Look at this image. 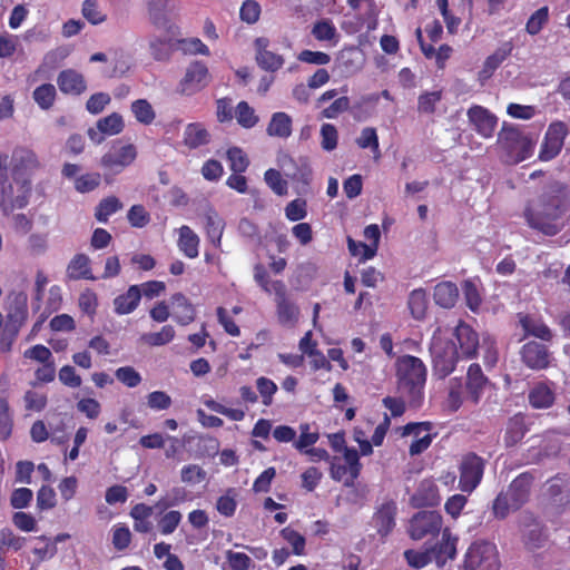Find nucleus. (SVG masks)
<instances>
[{"label":"nucleus","instance_id":"1","mask_svg":"<svg viewBox=\"0 0 570 570\" xmlns=\"http://www.w3.org/2000/svg\"><path fill=\"white\" fill-rule=\"evenodd\" d=\"M569 209L568 185L560 180H551L534 199L527 202L523 218L531 229L546 236H556L564 228V217Z\"/></svg>","mask_w":570,"mask_h":570},{"label":"nucleus","instance_id":"2","mask_svg":"<svg viewBox=\"0 0 570 570\" xmlns=\"http://www.w3.org/2000/svg\"><path fill=\"white\" fill-rule=\"evenodd\" d=\"M428 370L420 357L403 355L396 362L397 391L412 407L421 405L424 397Z\"/></svg>","mask_w":570,"mask_h":570},{"label":"nucleus","instance_id":"3","mask_svg":"<svg viewBox=\"0 0 570 570\" xmlns=\"http://www.w3.org/2000/svg\"><path fill=\"white\" fill-rule=\"evenodd\" d=\"M448 328L439 326L430 342L433 375L444 380L454 372L460 360L455 342L449 337Z\"/></svg>","mask_w":570,"mask_h":570},{"label":"nucleus","instance_id":"4","mask_svg":"<svg viewBox=\"0 0 570 570\" xmlns=\"http://www.w3.org/2000/svg\"><path fill=\"white\" fill-rule=\"evenodd\" d=\"M168 0H151L148 2V13L151 23L157 29L167 32V38L154 37L149 40V52L156 61H167L173 52V37L177 27L173 24L166 14Z\"/></svg>","mask_w":570,"mask_h":570},{"label":"nucleus","instance_id":"5","mask_svg":"<svg viewBox=\"0 0 570 570\" xmlns=\"http://www.w3.org/2000/svg\"><path fill=\"white\" fill-rule=\"evenodd\" d=\"M463 567L465 570H500L497 546L487 540L472 542L464 554Z\"/></svg>","mask_w":570,"mask_h":570},{"label":"nucleus","instance_id":"6","mask_svg":"<svg viewBox=\"0 0 570 570\" xmlns=\"http://www.w3.org/2000/svg\"><path fill=\"white\" fill-rule=\"evenodd\" d=\"M498 144L509 160L515 164L529 158L533 149L532 140L515 127L503 126L498 136Z\"/></svg>","mask_w":570,"mask_h":570},{"label":"nucleus","instance_id":"7","mask_svg":"<svg viewBox=\"0 0 570 570\" xmlns=\"http://www.w3.org/2000/svg\"><path fill=\"white\" fill-rule=\"evenodd\" d=\"M344 461L345 463H342V460L337 456L331 460V478L338 482L342 481L345 487H353L362 470L357 450L345 448Z\"/></svg>","mask_w":570,"mask_h":570},{"label":"nucleus","instance_id":"8","mask_svg":"<svg viewBox=\"0 0 570 570\" xmlns=\"http://www.w3.org/2000/svg\"><path fill=\"white\" fill-rule=\"evenodd\" d=\"M485 460L474 452L462 455L459 464V488L462 492H473L482 481Z\"/></svg>","mask_w":570,"mask_h":570},{"label":"nucleus","instance_id":"9","mask_svg":"<svg viewBox=\"0 0 570 570\" xmlns=\"http://www.w3.org/2000/svg\"><path fill=\"white\" fill-rule=\"evenodd\" d=\"M442 515L434 510L416 512L409 522V535L413 540H422L426 537H436L442 530Z\"/></svg>","mask_w":570,"mask_h":570},{"label":"nucleus","instance_id":"10","mask_svg":"<svg viewBox=\"0 0 570 570\" xmlns=\"http://www.w3.org/2000/svg\"><path fill=\"white\" fill-rule=\"evenodd\" d=\"M41 168L37 154L26 147H17L12 151L10 170L16 183L31 180V176Z\"/></svg>","mask_w":570,"mask_h":570},{"label":"nucleus","instance_id":"11","mask_svg":"<svg viewBox=\"0 0 570 570\" xmlns=\"http://www.w3.org/2000/svg\"><path fill=\"white\" fill-rule=\"evenodd\" d=\"M397 503L394 499L387 498L375 507L371 519L373 528L382 542H385L396 527Z\"/></svg>","mask_w":570,"mask_h":570},{"label":"nucleus","instance_id":"12","mask_svg":"<svg viewBox=\"0 0 570 570\" xmlns=\"http://www.w3.org/2000/svg\"><path fill=\"white\" fill-rule=\"evenodd\" d=\"M448 335L458 347L462 360L474 358L480 347L479 334L465 322L460 321L453 330L448 328Z\"/></svg>","mask_w":570,"mask_h":570},{"label":"nucleus","instance_id":"13","mask_svg":"<svg viewBox=\"0 0 570 570\" xmlns=\"http://www.w3.org/2000/svg\"><path fill=\"white\" fill-rule=\"evenodd\" d=\"M569 134L568 127L563 121H553L549 125L539 151V159L549 161L556 158Z\"/></svg>","mask_w":570,"mask_h":570},{"label":"nucleus","instance_id":"14","mask_svg":"<svg viewBox=\"0 0 570 570\" xmlns=\"http://www.w3.org/2000/svg\"><path fill=\"white\" fill-rule=\"evenodd\" d=\"M210 81V73L203 61L195 60L186 69L178 85V91L186 96L202 91Z\"/></svg>","mask_w":570,"mask_h":570},{"label":"nucleus","instance_id":"15","mask_svg":"<svg viewBox=\"0 0 570 570\" xmlns=\"http://www.w3.org/2000/svg\"><path fill=\"white\" fill-rule=\"evenodd\" d=\"M272 286L275 294L276 314L279 324L286 327H294L299 317L298 306L288 299L283 281L277 279L272 283Z\"/></svg>","mask_w":570,"mask_h":570},{"label":"nucleus","instance_id":"16","mask_svg":"<svg viewBox=\"0 0 570 570\" xmlns=\"http://www.w3.org/2000/svg\"><path fill=\"white\" fill-rule=\"evenodd\" d=\"M522 363L530 370L541 371L550 366L553 357L544 343L529 341L520 350Z\"/></svg>","mask_w":570,"mask_h":570},{"label":"nucleus","instance_id":"17","mask_svg":"<svg viewBox=\"0 0 570 570\" xmlns=\"http://www.w3.org/2000/svg\"><path fill=\"white\" fill-rule=\"evenodd\" d=\"M469 122L473 129L483 138H491L497 129L498 117L488 108L473 105L466 112Z\"/></svg>","mask_w":570,"mask_h":570},{"label":"nucleus","instance_id":"18","mask_svg":"<svg viewBox=\"0 0 570 570\" xmlns=\"http://www.w3.org/2000/svg\"><path fill=\"white\" fill-rule=\"evenodd\" d=\"M137 157L136 147L131 144L112 148L101 157V166L114 174H119Z\"/></svg>","mask_w":570,"mask_h":570},{"label":"nucleus","instance_id":"19","mask_svg":"<svg viewBox=\"0 0 570 570\" xmlns=\"http://www.w3.org/2000/svg\"><path fill=\"white\" fill-rule=\"evenodd\" d=\"M534 476L531 472H523L512 480L504 493L512 502V510L522 508L529 500Z\"/></svg>","mask_w":570,"mask_h":570},{"label":"nucleus","instance_id":"20","mask_svg":"<svg viewBox=\"0 0 570 570\" xmlns=\"http://www.w3.org/2000/svg\"><path fill=\"white\" fill-rule=\"evenodd\" d=\"M268 46L269 40L267 38L258 37L255 39V60L261 69L275 72L283 67L285 60L283 56L268 50Z\"/></svg>","mask_w":570,"mask_h":570},{"label":"nucleus","instance_id":"21","mask_svg":"<svg viewBox=\"0 0 570 570\" xmlns=\"http://www.w3.org/2000/svg\"><path fill=\"white\" fill-rule=\"evenodd\" d=\"M430 422H412L403 428V435H414L415 440L411 443L409 452L411 455L423 453L432 443Z\"/></svg>","mask_w":570,"mask_h":570},{"label":"nucleus","instance_id":"22","mask_svg":"<svg viewBox=\"0 0 570 570\" xmlns=\"http://www.w3.org/2000/svg\"><path fill=\"white\" fill-rule=\"evenodd\" d=\"M96 126L97 129H88V136L91 140L98 144L104 140V136L118 135L125 128L122 116L118 112H112L104 118H100Z\"/></svg>","mask_w":570,"mask_h":570},{"label":"nucleus","instance_id":"23","mask_svg":"<svg viewBox=\"0 0 570 570\" xmlns=\"http://www.w3.org/2000/svg\"><path fill=\"white\" fill-rule=\"evenodd\" d=\"M547 494L550 501L560 508L570 505V475L557 474L548 480Z\"/></svg>","mask_w":570,"mask_h":570},{"label":"nucleus","instance_id":"24","mask_svg":"<svg viewBox=\"0 0 570 570\" xmlns=\"http://www.w3.org/2000/svg\"><path fill=\"white\" fill-rule=\"evenodd\" d=\"M28 317V298L23 292L11 293L8 296V314L6 323L21 328Z\"/></svg>","mask_w":570,"mask_h":570},{"label":"nucleus","instance_id":"25","mask_svg":"<svg viewBox=\"0 0 570 570\" xmlns=\"http://www.w3.org/2000/svg\"><path fill=\"white\" fill-rule=\"evenodd\" d=\"M488 383L489 380L483 374L481 366L478 363L471 364L466 373V399L473 404H478Z\"/></svg>","mask_w":570,"mask_h":570},{"label":"nucleus","instance_id":"26","mask_svg":"<svg viewBox=\"0 0 570 570\" xmlns=\"http://www.w3.org/2000/svg\"><path fill=\"white\" fill-rule=\"evenodd\" d=\"M459 538L453 535L449 528L442 531V539L431 548L433 558L438 566L442 567L456 557V544Z\"/></svg>","mask_w":570,"mask_h":570},{"label":"nucleus","instance_id":"27","mask_svg":"<svg viewBox=\"0 0 570 570\" xmlns=\"http://www.w3.org/2000/svg\"><path fill=\"white\" fill-rule=\"evenodd\" d=\"M18 184H20V188L19 194L16 197H13V187L11 184H8L6 195H1L0 207L4 213L11 212L16 208H24L29 203L31 180L19 181Z\"/></svg>","mask_w":570,"mask_h":570},{"label":"nucleus","instance_id":"28","mask_svg":"<svg viewBox=\"0 0 570 570\" xmlns=\"http://www.w3.org/2000/svg\"><path fill=\"white\" fill-rule=\"evenodd\" d=\"M57 83L61 92L80 96L87 90V82L82 73L75 69H65L59 72Z\"/></svg>","mask_w":570,"mask_h":570},{"label":"nucleus","instance_id":"29","mask_svg":"<svg viewBox=\"0 0 570 570\" xmlns=\"http://www.w3.org/2000/svg\"><path fill=\"white\" fill-rule=\"evenodd\" d=\"M203 220L207 239L215 248H219L225 229L224 219L213 207H208L203 215Z\"/></svg>","mask_w":570,"mask_h":570},{"label":"nucleus","instance_id":"30","mask_svg":"<svg viewBox=\"0 0 570 570\" xmlns=\"http://www.w3.org/2000/svg\"><path fill=\"white\" fill-rule=\"evenodd\" d=\"M173 318L183 326L193 323L196 318V309L191 302L183 294L176 293L170 297Z\"/></svg>","mask_w":570,"mask_h":570},{"label":"nucleus","instance_id":"31","mask_svg":"<svg viewBox=\"0 0 570 570\" xmlns=\"http://www.w3.org/2000/svg\"><path fill=\"white\" fill-rule=\"evenodd\" d=\"M529 428L525 423V415L517 413L511 416L505 425L503 434V443L505 448H513L522 441Z\"/></svg>","mask_w":570,"mask_h":570},{"label":"nucleus","instance_id":"32","mask_svg":"<svg viewBox=\"0 0 570 570\" xmlns=\"http://www.w3.org/2000/svg\"><path fill=\"white\" fill-rule=\"evenodd\" d=\"M440 500L439 488L430 480H423L411 497V503L414 508L434 507L440 503Z\"/></svg>","mask_w":570,"mask_h":570},{"label":"nucleus","instance_id":"33","mask_svg":"<svg viewBox=\"0 0 570 570\" xmlns=\"http://www.w3.org/2000/svg\"><path fill=\"white\" fill-rule=\"evenodd\" d=\"M66 277L69 281H96L91 269V261L86 254H76L67 265Z\"/></svg>","mask_w":570,"mask_h":570},{"label":"nucleus","instance_id":"34","mask_svg":"<svg viewBox=\"0 0 570 570\" xmlns=\"http://www.w3.org/2000/svg\"><path fill=\"white\" fill-rule=\"evenodd\" d=\"M529 404L533 409H549L554 404V390L547 382L535 383L528 393Z\"/></svg>","mask_w":570,"mask_h":570},{"label":"nucleus","instance_id":"35","mask_svg":"<svg viewBox=\"0 0 570 570\" xmlns=\"http://www.w3.org/2000/svg\"><path fill=\"white\" fill-rule=\"evenodd\" d=\"M513 45L508 41L500 46L492 55L487 57L482 69L479 71V79H489L501 63L511 55Z\"/></svg>","mask_w":570,"mask_h":570},{"label":"nucleus","instance_id":"36","mask_svg":"<svg viewBox=\"0 0 570 570\" xmlns=\"http://www.w3.org/2000/svg\"><path fill=\"white\" fill-rule=\"evenodd\" d=\"M141 291L138 285H131L128 289L114 298V309L118 315L130 314L139 305Z\"/></svg>","mask_w":570,"mask_h":570},{"label":"nucleus","instance_id":"37","mask_svg":"<svg viewBox=\"0 0 570 570\" xmlns=\"http://www.w3.org/2000/svg\"><path fill=\"white\" fill-rule=\"evenodd\" d=\"M210 138L209 131L200 122L188 124L184 130V144L189 149H197L208 145Z\"/></svg>","mask_w":570,"mask_h":570},{"label":"nucleus","instance_id":"38","mask_svg":"<svg viewBox=\"0 0 570 570\" xmlns=\"http://www.w3.org/2000/svg\"><path fill=\"white\" fill-rule=\"evenodd\" d=\"M177 245L179 250L188 258H196L199 254V237L198 235L187 225L181 226L178 229Z\"/></svg>","mask_w":570,"mask_h":570},{"label":"nucleus","instance_id":"39","mask_svg":"<svg viewBox=\"0 0 570 570\" xmlns=\"http://www.w3.org/2000/svg\"><path fill=\"white\" fill-rule=\"evenodd\" d=\"M459 297V289L452 282H441L435 285L433 298L436 305L443 308H451L455 305Z\"/></svg>","mask_w":570,"mask_h":570},{"label":"nucleus","instance_id":"40","mask_svg":"<svg viewBox=\"0 0 570 570\" xmlns=\"http://www.w3.org/2000/svg\"><path fill=\"white\" fill-rule=\"evenodd\" d=\"M292 118L284 111H277L272 115L266 132L271 137L286 139L292 135Z\"/></svg>","mask_w":570,"mask_h":570},{"label":"nucleus","instance_id":"41","mask_svg":"<svg viewBox=\"0 0 570 570\" xmlns=\"http://www.w3.org/2000/svg\"><path fill=\"white\" fill-rule=\"evenodd\" d=\"M520 324L525 335H532L543 342H551L553 338L552 331L542 321H537L525 315L520 318Z\"/></svg>","mask_w":570,"mask_h":570},{"label":"nucleus","instance_id":"42","mask_svg":"<svg viewBox=\"0 0 570 570\" xmlns=\"http://www.w3.org/2000/svg\"><path fill=\"white\" fill-rule=\"evenodd\" d=\"M409 309L413 318L421 321L426 316L428 312V294L423 288L413 289L409 295Z\"/></svg>","mask_w":570,"mask_h":570},{"label":"nucleus","instance_id":"43","mask_svg":"<svg viewBox=\"0 0 570 570\" xmlns=\"http://www.w3.org/2000/svg\"><path fill=\"white\" fill-rule=\"evenodd\" d=\"M122 208V203L116 196L102 198L95 209V217L99 223H108L109 216Z\"/></svg>","mask_w":570,"mask_h":570},{"label":"nucleus","instance_id":"44","mask_svg":"<svg viewBox=\"0 0 570 570\" xmlns=\"http://www.w3.org/2000/svg\"><path fill=\"white\" fill-rule=\"evenodd\" d=\"M293 171L288 173L287 176L293 180L301 183L304 186H308L312 181L313 171L307 158H298L297 160L291 159Z\"/></svg>","mask_w":570,"mask_h":570},{"label":"nucleus","instance_id":"45","mask_svg":"<svg viewBox=\"0 0 570 570\" xmlns=\"http://www.w3.org/2000/svg\"><path fill=\"white\" fill-rule=\"evenodd\" d=\"M56 97L57 90L51 83H42L32 92L33 100L42 110H49L53 106Z\"/></svg>","mask_w":570,"mask_h":570},{"label":"nucleus","instance_id":"46","mask_svg":"<svg viewBox=\"0 0 570 570\" xmlns=\"http://www.w3.org/2000/svg\"><path fill=\"white\" fill-rule=\"evenodd\" d=\"M130 109L136 120L142 125H151L156 118V112L147 99L132 101Z\"/></svg>","mask_w":570,"mask_h":570},{"label":"nucleus","instance_id":"47","mask_svg":"<svg viewBox=\"0 0 570 570\" xmlns=\"http://www.w3.org/2000/svg\"><path fill=\"white\" fill-rule=\"evenodd\" d=\"M175 334V328L171 325H164L159 332L142 334L140 340L148 346H163L170 343Z\"/></svg>","mask_w":570,"mask_h":570},{"label":"nucleus","instance_id":"48","mask_svg":"<svg viewBox=\"0 0 570 570\" xmlns=\"http://www.w3.org/2000/svg\"><path fill=\"white\" fill-rule=\"evenodd\" d=\"M549 7L543 6L535 10L528 19L525 23V31L530 36H537L543 29L549 21Z\"/></svg>","mask_w":570,"mask_h":570},{"label":"nucleus","instance_id":"49","mask_svg":"<svg viewBox=\"0 0 570 570\" xmlns=\"http://www.w3.org/2000/svg\"><path fill=\"white\" fill-rule=\"evenodd\" d=\"M237 122L243 128L249 129L257 125L259 118L247 101H239L235 108Z\"/></svg>","mask_w":570,"mask_h":570},{"label":"nucleus","instance_id":"50","mask_svg":"<svg viewBox=\"0 0 570 570\" xmlns=\"http://www.w3.org/2000/svg\"><path fill=\"white\" fill-rule=\"evenodd\" d=\"M406 563L413 569H422L430 564L433 560L431 549L414 550L407 549L403 553Z\"/></svg>","mask_w":570,"mask_h":570},{"label":"nucleus","instance_id":"51","mask_svg":"<svg viewBox=\"0 0 570 570\" xmlns=\"http://www.w3.org/2000/svg\"><path fill=\"white\" fill-rule=\"evenodd\" d=\"M236 497V490L234 488H229L226 490L225 494L217 499L216 509L219 514L226 518H230L235 514L237 509Z\"/></svg>","mask_w":570,"mask_h":570},{"label":"nucleus","instance_id":"52","mask_svg":"<svg viewBox=\"0 0 570 570\" xmlns=\"http://www.w3.org/2000/svg\"><path fill=\"white\" fill-rule=\"evenodd\" d=\"M229 168L233 173L242 174L247 170L249 159L247 155L239 147H230L226 153Z\"/></svg>","mask_w":570,"mask_h":570},{"label":"nucleus","instance_id":"53","mask_svg":"<svg viewBox=\"0 0 570 570\" xmlns=\"http://www.w3.org/2000/svg\"><path fill=\"white\" fill-rule=\"evenodd\" d=\"M462 291L466 306L473 313H476L482 304V296L476 284L471 279H466L462 284Z\"/></svg>","mask_w":570,"mask_h":570},{"label":"nucleus","instance_id":"54","mask_svg":"<svg viewBox=\"0 0 570 570\" xmlns=\"http://www.w3.org/2000/svg\"><path fill=\"white\" fill-rule=\"evenodd\" d=\"M282 538L292 546L293 553L295 556H304L306 539L298 531L292 529L291 527H285L281 530Z\"/></svg>","mask_w":570,"mask_h":570},{"label":"nucleus","instance_id":"55","mask_svg":"<svg viewBox=\"0 0 570 570\" xmlns=\"http://www.w3.org/2000/svg\"><path fill=\"white\" fill-rule=\"evenodd\" d=\"M264 180L266 185L273 190L277 196H285L288 191V184L282 177V174L274 168H269L264 174Z\"/></svg>","mask_w":570,"mask_h":570},{"label":"nucleus","instance_id":"56","mask_svg":"<svg viewBox=\"0 0 570 570\" xmlns=\"http://www.w3.org/2000/svg\"><path fill=\"white\" fill-rule=\"evenodd\" d=\"M178 49L185 55L209 56V48L199 38H185L177 40Z\"/></svg>","mask_w":570,"mask_h":570},{"label":"nucleus","instance_id":"57","mask_svg":"<svg viewBox=\"0 0 570 570\" xmlns=\"http://www.w3.org/2000/svg\"><path fill=\"white\" fill-rule=\"evenodd\" d=\"M23 402L27 412H41L48 404V397L46 393L28 390L23 395Z\"/></svg>","mask_w":570,"mask_h":570},{"label":"nucleus","instance_id":"58","mask_svg":"<svg viewBox=\"0 0 570 570\" xmlns=\"http://www.w3.org/2000/svg\"><path fill=\"white\" fill-rule=\"evenodd\" d=\"M442 100V90L423 92L417 98V111L420 114L432 115L435 112L436 105Z\"/></svg>","mask_w":570,"mask_h":570},{"label":"nucleus","instance_id":"59","mask_svg":"<svg viewBox=\"0 0 570 570\" xmlns=\"http://www.w3.org/2000/svg\"><path fill=\"white\" fill-rule=\"evenodd\" d=\"M548 540V537L543 528L539 524H534L533 528L529 529L523 535V543L529 550H535L542 548Z\"/></svg>","mask_w":570,"mask_h":570},{"label":"nucleus","instance_id":"60","mask_svg":"<svg viewBox=\"0 0 570 570\" xmlns=\"http://www.w3.org/2000/svg\"><path fill=\"white\" fill-rule=\"evenodd\" d=\"M183 515L177 510L167 511L159 520H158V529L159 532L164 535L171 534L181 522Z\"/></svg>","mask_w":570,"mask_h":570},{"label":"nucleus","instance_id":"61","mask_svg":"<svg viewBox=\"0 0 570 570\" xmlns=\"http://www.w3.org/2000/svg\"><path fill=\"white\" fill-rule=\"evenodd\" d=\"M101 183L99 173H88L75 178V189L81 194L95 190Z\"/></svg>","mask_w":570,"mask_h":570},{"label":"nucleus","instance_id":"62","mask_svg":"<svg viewBox=\"0 0 570 570\" xmlns=\"http://www.w3.org/2000/svg\"><path fill=\"white\" fill-rule=\"evenodd\" d=\"M262 8L257 1L245 0L239 9V18L248 24H254L259 20Z\"/></svg>","mask_w":570,"mask_h":570},{"label":"nucleus","instance_id":"63","mask_svg":"<svg viewBox=\"0 0 570 570\" xmlns=\"http://www.w3.org/2000/svg\"><path fill=\"white\" fill-rule=\"evenodd\" d=\"M285 216L291 222H299L307 216V203L303 198L289 202L285 207Z\"/></svg>","mask_w":570,"mask_h":570},{"label":"nucleus","instance_id":"64","mask_svg":"<svg viewBox=\"0 0 570 570\" xmlns=\"http://www.w3.org/2000/svg\"><path fill=\"white\" fill-rule=\"evenodd\" d=\"M225 557L229 570H249L252 567L250 558L244 552L227 550Z\"/></svg>","mask_w":570,"mask_h":570}]
</instances>
